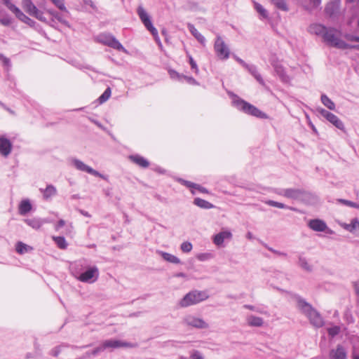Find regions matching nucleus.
I'll list each match as a JSON object with an SVG mask.
<instances>
[{
	"label": "nucleus",
	"instance_id": "obj_37",
	"mask_svg": "<svg viewBox=\"0 0 359 359\" xmlns=\"http://www.w3.org/2000/svg\"><path fill=\"white\" fill-rule=\"evenodd\" d=\"M272 4L279 10L288 11L289 8L285 0H271Z\"/></svg>",
	"mask_w": 359,
	"mask_h": 359
},
{
	"label": "nucleus",
	"instance_id": "obj_27",
	"mask_svg": "<svg viewBox=\"0 0 359 359\" xmlns=\"http://www.w3.org/2000/svg\"><path fill=\"white\" fill-rule=\"evenodd\" d=\"M326 119L338 129L342 131H345L343 122L334 114L332 113Z\"/></svg>",
	"mask_w": 359,
	"mask_h": 359
},
{
	"label": "nucleus",
	"instance_id": "obj_11",
	"mask_svg": "<svg viewBox=\"0 0 359 359\" xmlns=\"http://www.w3.org/2000/svg\"><path fill=\"white\" fill-rule=\"evenodd\" d=\"M309 227L314 231L323 232L327 231L328 233H332L333 231L327 227V224L322 219H311L308 224Z\"/></svg>",
	"mask_w": 359,
	"mask_h": 359
},
{
	"label": "nucleus",
	"instance_id": "obj_17",
	"mask_svg": "<svg viewBox=\"0 0 359 359\" xmlns=\"http://www.w3.org/2000/svg\"><path fill=\"white\" fill-rule=\"evenodd\" d=\"M330 359H346L347 353L345 348L338 345L335 349H332L330 352Z\"/></svg>",
	"mask_w": 359,
	"mask_h": 359
},
{
	"label": "nucleus",
	"instance_id": "obj_7",
	"mask_svg": "<svg viewBox=\"0 0 359 359\" xmlns=\"http://www.w3.org/2000/svg\"><path fill=\"white\" fill-rule=\"evenodd\" d=\"M137 13L140 19L141 20L142 22L144 24L147 29L151 32L154 37L158 38V31L154 27L150 16L144 10V8L142 6H138L137 9Z\"/></svg>",
	"mask_w": 359,
	"mask_h": 359
},
{
	"label": "nucleus",
	"instance_id": "obj_43",
	"mask_svg": "<svg viewBox=\"0 0 359 359\" xmlns=\"http://www.w3.org/2000/svg\"><path fill=\"white\" fill-rule=\"evenodd\" d=\"M60 11L66 14H69V11L65 7L64 0H50Z\"/></svg>",
	"mask_w": 359,
	"mask_h": 359
},
{
	"label": "nucleus",
	"instance_id": "obj_53",
	"mask_svg": "<svg viewBox=\"0 0 359 359\" xmlns=\"http://www.w3.org/2000/svg\"><path fill=\"white\" fill-rule=\"evenodd\" d=\"M179 181L182 184L185 185L187 187H189V188H195V187H196V184H195L194 182H189V181H187V180H182V179H180Z\"/></svg>",
	"mask_w": 359,
	"mask_h": 359
},
{
	"label": "nucleus",
	"instance_id": "obj_57",
	"mask_svg": "<svg viewBox=\"0 0 359 359\" xmlns=\"http://www.w3.org/2000/svg\"><path fill=\"white\" fill-rule=\"evenodd\" d=\"M182 79L186 80L190 84H192V85H197L198 84V82L196 81V79H194L191 76H182Z\"/></svg>",
	"mask_w": 359,
	"mask_h": 359
},
{
	"label": "nucleus",
	"instance_id": "obj_19",
	"mask_svg": "<svg viewBox=\"0 0 359 359\" xmlns=\"http://www.w3.org/2000/svg\"><path fill=\"white\" fill-rule=\"evenodd\" d=\"M13 13L15 14V17L20 20V21L26 23L30 27H33L35 25V21L32 20L30 18L27 16L24 13H22L20 8H17L14 9Z\"/></svg>",
	"mask_w": 359,
	"mask_h": 359
},
{
	"label": "nucleus",
	"instance_id": "obj_26",
	"mask_svg": "<svg viewBox=\"0 0 359 359\" xmlns=\"http://www.w3.org/2000/svg\"><path fill=\"white\" fill-rule=\"evenodd\" d=\"M25 222L33 229H39L44 223L48 222V221L40 218H32L25 219Z\"/></svg>",
	"mask_w": 359,
	"mask_h": 359
},
{
	"label": "nucleus",
	"instance_id": "obj_28",
	"mask_svg": "<svg viewBox=\"0 0 359 359\" xmlns=\"http://www.w3.org/2000/svg\"><path fill=\"white\" fill-rule=\"evenodd\" d=\"M39 190L43 193V198L46 200L57 194L56 188L52 184L47 185L45 189L41 188Z\"/></svg>",
	"mask_w": 359,
	"mask_h": 359
},
{
	"label": "nucleus",
	"instance_id": "obj_35",
	"mask_svg": "<svg viewBox=\"0 0 359 359\" xmlns=\"http://www.w3.org/2000/svg\"><path fill=\"white\" fill-rule=\"evenodd\" d=\"M16 252L20 255H23L32 250V248L21 241L17 243L15 246Z\"/></svg>",
	"mask_w": 359,
	"mask_h": 359
},
{
	"label": "nucleus",
	"instance_id": "obj_13",
	"mask_svg": "<svg viewBox=\"0 0 359 359\" xmlns=\"http://www.w3.org/2000/svg\"><path fill=\"white\" fill-rule=\"evenodd\" d=\"M13 145L11 142L5 136H0V154L7 157L12 151Z\"/></svg>",
	"mask_w": 359,
	"mask_h": 359
},
{
	"label": "nucleus",
	"instance_id": "obj_33",
	"mask_svg": "<svg viewBox=\"0 0 359 359\" xmlns=\"http://www.w3.org/2000/svg\"><path fill=\"white\" fill-rule=\"evenodd\" d=\"M247 321L248 325L252 327H261L264 323V320L262 318L255 316L248 317Z\"/></svg>",
	"mask_w": 359,
	"mask_h": 359
},
{
	"label": "nucleus",
	"instance_id": "obj_49",
	"mask_svg": "<svg viewBox=\"0 0 359 359\" xmlns=\"http://www.w3.org/2000/svg\"><path fill=\"white\" fill-rule=\"evenodd\" d=\"M340 332V328L339 326H333L327 329L328 334L331 337H334L337 335Z\"/></svg>",
	"mask_w": 359,
	"mask_h": 359
},
{
	"label": "nucleus",
	"instance_id": "obj_1",
	"mask_svg": "<svg viewBox=\"0 0 359 359\" xmlns=\"http://www.w3.org/2000/svg\"><path fill=\"white\" fill-rule=\"evenodd\" d=\"M231 97L232 98V104L234 107H236L238 110L257 117L259 118H267L268 116L264 112L259 110L257 107L254 106L253 104L246 102L245 100L241 99L240 97H238L237 95L231 93L230 94Z\"/></svg>",
	"mask_w": 359,
	"mask_h": 359
},
{
	"label": "nucleus",
	"instance_id": "obj_44",
	"mask_svg": "<svg viewBox=\"0 0 359 359\" xmlns=\"http://www.w3.org/2000/svg\"><path fill=\"white\" fill-rule=\"evenodd\" d=\"M255 8L257 11V13H259V15H262L264 18H268V13L266 10L261 4L255 3Z\"/></svg>",
	"mask_w": 359,
	"mask_h": 359
},
{
	"label": "nucleus",
	"instance_id": "obj_56",
	"mask_svg": "<svg viewBox=\"0 0 359 359\" xmlns=\"http://www.w3.org/2000/svg\"><path fill=\"white\" fill-rule=\"evenodd\" d=\"M169 74L171 78L181 80L182 79V76L180 75L178 72L175 70L169 71Z\"/></svg>",
	"mask_w": 359,
	"mask_h": 359
},
{
	"label": "nucleus",
	"instance_id": "obj_3",
	"mask_svg": "<svg viewBox=\"0 0 359 359\" xmlns=\"http://www.w3.org/2000/svg\"><path fill=\"white\" fill-rule=\"evenodd\" d=\"M341 34L340 30L334 27H328L323 38V41L330 46L346 50L347 49L348 43L340 39Z\"/></svg>",
	"mask_w": 359,
	"mask_h": 359
},
{
	"label": "nucleus",
	"instance_id": "obj_25",
	"mask_svg": "<svg viewBox=\"0 0 359 359\" xmlns=\"http://www.w3.org/2000/svg\"><path fill=\"white\" fill-rule=\"evenodd\" d=\"M22 4L24 10L32 16H34L39 11L31 0H22Z\"/></svg>",
	"mask_w": 359,
	"mask_h": 359
},
{
	"label": "nucleus",
	"instance_id": "obj_20",
	"mask_svg": "<svg viewBox=\"0 0 359 359\" xmlns=\"http://www.w3.org/2000/svg\"><path fill=\"white\" fill-rule=\"evenodd\" d=\"M129 158L133 163H135L136 165L141 168H147L149 165V162L145 158L140 155H131L129 156Z\"/></svg>",
	"mask_w": 359,
	"mask_h": 359
},
{
	"label": "nucleus",
	"instance_id": "obj_61",
	"mask_svg": "<svg viewBox=\"0 0 359 359\" xmlns=\"http://www.w3.org/2000/svg\"><path fill=\"white\" fill-rule=\"evenodd\" d=\"M194 189H198L200 192L203 193V194L208 193V191L206 188H205L199 184H196V187H195Z\"/></svg>",
	"mask_w": 359,
	"mask_h": 359
},
{
	"label": "nucleus",
	"instance_id": "obj_50",
	"mask_svg": "<svg viewBox=\"0 0 359 359\" xmlns=\"http://www.w3.org/2000/svg\"><path fill=\"white\" fill-rule=\"evenodd\" d=\"M325 13L329 15L332 16L334 13V5L331 3L327 5L325 7Z\"/></svg>",
	"mask_w": 359,
	"mask_h": 359
},
{
	"label": "nucleus",
	"instance_id": "obj_22",
	"mask_svg": "<svg viewBox=\"0 0 359 359\" xmlns=\"http://www.w3.org/2000/svg\"><path fill=\"white\" fill-rule=\"evenodd\" d=\"M339 225L345 230L353 233L357 229H359V219L358 218H353L351 219L350 224L341 222Z\"/></svg>",
	"mask_w": 359,
	"mask_h": 359
},
{
	"label": "nucleus",
	"instance_id": "obj_38",
	"mask_svg": "<svg viewBox=\"0 0 359 359\" xmlns=\"http://www.w3.org/2000/svg\"><path fill=\"white\" fill-rule=\"evenodd\" d=\"M322 103L330 110L335 109V104L325 94H323L320 97Z\"/></svg>",
	"mask_w": 359,
	"mask_h": 359
},
{
	"label": "nucleus",
	"instance_id": "obj_12",
	"mask_svg": "<svg viewBox=\"0 0 359 359\" xmlns=\"http://www.w3.org/2000/svg\"><path fill=\"white\" fill-rule=\"evenodd\" d=\"M184 323L188 325L195 328L203 329L208 328V324L202 318H196L194 316H187L184 318Z\"/></svg>",
	"mask_w": 359,
	"mask_h": 359
},
{
	"label": "nucleus",
	"instance_id": "obj_32",
	"mask_svg": "<svg viewBox=\"0 0 359 359\" xmlns=\"http://www.w3.org/2000/svg\"><path fill=\"white\" fill-rule=\"evenodd\" d=\"M159 254L161 255V257H163V259L164 260H165L168 262H170L172 264H180L181 262L180 259L177 257H176L172 254H170L168 252L160 251Z\"/></svg>",
	"mask_w": 359,
	"mask_h": 359
},
{
	"label": "nucleus",
	"instance_id": "obj_59",
	"mask_svg": "<svg viewBox=\"0 0 359 359\" xmlns=\"http://www.w3.org/2000/svg\"><path fill=\"white\" fill-rule=\"evenodd\" d=\"M65 225V221L64 219H60L55 224V229L56 231L60 230L62 226Z\"/></svg>",
	"mask_w": 359,
	"mask_h": 359
},
{
	"label": "nucleus",
	"instance_id": "obj_30",
	"mask_svg": "<svg viewBox=\"0 0 359 359\" xmlns=\"http://www.w3.org/2000/svg\"><path fill=\"white\" fill-rule=\"evenodd\" d=\"M194 204L203 209L208 210L214 208L213 204L201 198H195L194 200Z\"/></svg>",
	"mask_w": 359,
	"mask_h": 359
},
{
	"label": "nucleus",
	"instance_id": "obj_15",
	"mask_svg": "<svg viewBox=\"0 0 359 359\" xmlns=\"http://www.w3.org/2000/svg\"><path fill=\"white\" fill-rule=\"evenodd\" d=\"M328 27L322 24L314 23L309 26V32L311 34L319 36L323 39Z\"/></svg>",
	"mask_w": 359,
	"mask_h": 359
},
{
	"label": "nucleus",
	"instance_id": "obj_18",
	"mask_svg": "<svg viewBox=\"0 0 359 359\" xmlns=\"http://www.w3.org/2000/svg\"><path fill=\"white\" fill-rule=\"evenodd\" d=\"M231 237L232 233L229 231H223L214 236L213 243L217 246H221L225 239H231Z\"/></svg>",
	"mask_w": 359,
	"mask_h": 359
},
{
	"label": "nucleus",
	"instance_id": "obj_39",
	"mask_svg": "<svg viewBox=\"0 0 359 359\" xmlns=\"http://www.w3.org/2000/svg\"><path fill=\"white\" fill-rule=\"evenodd\" d=\"M265 203L269 205H270V206L276 207V208H281V209L294 210V208L287 207L284 203H280V202H277V201H272V200H268V201H266L265 202Z\"/></svg>",
	"mask_w": 359,
	"mask_h": 359
},
{
	"label": "nucleus",
	"instance_id": "obj_9",
	"mask_svg": "<svg viewBox=\"0 0 359 359\" xmlns=\"http://www.w3.org/2000/svg\"><path fill=\"white\" fill-rule=\"evenodd\" d=\"M79 280L82 283H93L99 277V270L95 266H88L82 273H79Z\"/></svg>",
	"mask_w": 359,
	"mask_h": 359
},
{
	"label": "nucleus",
	"instance_id": "obj_14",
	"mask_svg": "<svg viewBox=\"0 0 359 359\" xmlns=\"http://www.w3.org/2000/svg\"><path fill=\"white\" fill-rule=\"evenodd\" d=\"M88 266H89L86 264L84 260H79L72 265V273L78 280V274L83 273V271H85Z\"/></svg>",
	"mask_w": 359,
	"mask_h": 359
},
{
	"label": "nucleus",
	"instance_id": "obj_29",
	"mask_svg": "<svg viewBox=\"0 0 359 359\" xmlns=\"http://www.w3.org/2000/svg\"><path fill=\"white\" fill-rule=\"evenodd\" d=\"M47 12L50 15H52L53 18H54L55 20H57L58 22H61L67 27H69L68 21L65 19L64 14L60 13L53 10H48Z\"/></svg>",
	"mask_w": 359,
	"mask_h": 359
},
{
	"label": "nucleus",
	"instance_id": "obj_46",
	"mask_svg": "<svg viewBox=\"0 0 359 359\" xmlns=\"http://www.w3.org/2000/svg\"><path fill=\"white\" fill-rule=\"evenodd\" d=\"M337 201L341 204L359 209V204L354 203L353 201L342 198L337 199Z\"/></svg>",
	"mask_w": 359,
	"mask_h": 359
},
{
	"label": "nucleus",
	"instance_id": "obj_51",
	"mask_svg": "<svg viewBox=\"0 0 359 359\" xmlns=\"http://www.w3.org/2000/svg\"><path fill=\"white\" fill-rule=\"evenodd\" d=\"M33 17L36 18V19L41 22H47L46 18L43 16V12L39 10L35 13V15Z\"/></svg>",
	"mask_w": 359,
	"mask_h": 359
},
{
	"label": "nucleus",
	"instance_id": "obj_36",
	"mask_svg": "<svg viewBox=\"0 0 359 359\" xmlns=\"http://www.w3.org/2000/svg\"><path fill=\"white\" fill-rule=\"evenodd\" d=\"M53 240L56 243L57 246L62 250H65L67 248V243L63 236H53Z\"/></svg>",
	"mask_w": 359,
	"mask_h": 359
},
{
	"label": "nucleus",
	"instance_id": "obj_52",
	"mask_svg": "<svg viewBox=\"0 0 359 359\" xmlns=\"http://www.w3.org/2000/svg\"><path fill=\"white\" fill-rule=\"evenodd\" d=\"M6 6L13 13L15 8L18 7L15 6L11 2V0H2Z\"/></svg>",
	"mask_w": 359,
	"mask_h": 359
},
{
	"label": "nucleus",
	"instance_id": "obj_42",
	"mask_svg": "<svg viewBox=\"0 0 359 359\" xmlns=\"http://www.w3.org/2000/svg\"><path fill=\"white\" fill-rule=\"evenodd\" d=\"M0 61L2 62L6 72H9L11 68V62L10 59L4 54L0 53Z\"/></svg>",
	"mask_w": 359,
	"mask_h": 359
},
{
	"label": "nucleus",
	"instance_id": "obj_8",
	"mask_svg": "<svg viewBox=\"0 0 359 359\" xmlns=\"http://www.w3.org/2000/svg\"><path fill=\"white\" fill-rule=\"evenodd\" d=\"M214 50L220 60H226L229 57L230 50L220 36H217L215 39Z\"/></svg>",
	"mask_w": 359,
	"mask_h": 359
},
{
	"label": "nucleus",
	"instance_id": "obj_40",
	"mask_svg": "<svg viewBox=\"0 0 359 359\" xmlns=\"http://www.w3.org/2000/svg\"><path fill=\"white\" fill-rule=\"evenodd\" d=\"M299 264L304 270L306 271L310 272L312 271V266L308 263L306 258L302 256L299 257Z\"/></svg>",
	"mask_w": 359,
	"mask_h": 359
},
{
	"label": "nucleus",
	"instance_id": "obj_24",
	"mask_svg": "<svg viewBox=\"0 0 359 359\" xmlns=\"http://www.w3.org/2000/svg\"><path fill=\"white\" fill-rule=\"evenodd\" d=\"M187 27L191 34L198 40V41L203 46L205 45V38L196 29L194 25L191 23L187 24Z\"/></svg>",
	"mask_w": 359,
	"mask_h": 359
},
{
	"label": "nucleus",
	"instance_id": "obj_23",
	"mask_svg": "<svg viewBox=\"0 0 359 359\" xmlns=\"http://www.w3.org/2000/svg\"><path fill=\"white\" fill-rule=\"evenodd\" d=\"M245 68L254 76L257 82H259L262 86L265 85V82L260 74L258 72L257 68L255 65L248 64Z\"/></svg>",
	"mask_w": 359,
	"mask_h": 359
},
{
	"label": "nucleus",
	"instance_id": "obj_64",
	"mask_svg": "<svg viewBox=\"0 0 359 359\" xmlns=\"http://www.w3.org/2000/svg\"><path fill=\"white\" fill-rule=\"evenodd\" d=\"M80 212L85 217H90L91 215L87 212V211H85V210H80Z\"/></svg>",
	"mask_w": 359,
	"mask_h": 359
},
{
	"label": "nucleus",
	"instance_id": "obj_31",
	"mask_svg": "<svg viewBox=\"0 0 359 359\" xmlns=\"http://www.w3.org/2000/svg\"><path fill=\"white\" fill-rule=\"evenodd\" d=\"M32 210V205L29 200H23L19 205V212L22 215H25Z\"/></svg>",
	"mask_w": 359,
	"mask_h": 359
},
{
	"label": "nucleus",
	"instance_id": "obj_21",
	"mask_svg": "<svg viewBox=\"0 0 359 359\" xmlns=\"http://www.w3.org/2000/svg\"><path fill=\"white\" fill-rule=\"evenodd\" d=\"M273 66L276 74L279 76L280 79L283 83H288L290 79L289 76L286 74L283 67L278 64H274Z\"/></svg>",
	"mask_w": 359,
	"mask_h": 359
},
{
	"label": "nucleus",
	"instance_id": "obj_62",
	"mask_svg": "<svg viewBox=\"0 0 359 359\" xmlns=\"http://www.w3.org/2000/svg\"><path fill=\"white\" fill-rule=\"evenodd\" d=\"M347 49H355L359 50V44L357 45H351L348 43Z\"/></svg>",
	"mask_w": 359,
	"mask_h": 359
},
{
	"label": "nucleus",
	"instance_id": "obj_6",
	"mask_svg": "<svg viewBox=\"0 0 359 359\" xmlns=\"http://www.w3.org/2000/svg\"><path fill=\"white\" fill-rule=\"evenodd\" d=\"M98 41L110 48H112L115 50L123 51V53H127L126 49L123 46V45L111 34H102L99 35Z\"/></svg>",
	"mask_w": 359,
	"mask_h": 359
},
{
	"label": "nucleus",
	"instance_id": "obj_2",
	"mask_svg": "<svg viewBox=\"0 0 359 359\" xmlns=\"http://www.w3.org/2000/svg\"><path fill=\"white\" fill-rule=\"evenodd\" d=\"M297 306L309 319L311 323L316 327H320L323 325V319L320 313L315 310L311 304L307 303L301 297H297Z\"/></svg>",
	"mask_w": 359,
	"mask_h": 359
},
{
	"label": "nucleus",
	"instance_id": "obj_41",
	"mask_svg": "<svg viewBox=\"0 0 359 359\" xmlns=\"http://www.w3.org/2000/svg\"><path fill=\"white\" fill-rule=\"evenodd\" d=\"M111 94V90L109 87L107 88L104 93L99 97L98 101L100 104L105 102L109 100Z\"/></svg>",
	"mask_w": 359,
	"mask_h": 359
},
{
	"label": "nucleus",
	"instance_id": "obj_45",
	"mask_svg": "<svg viewBox=\"0 0 359 359\" xmlns=\"http://www.w3.org/2000/svg\"><path fill=\"white\" fill-rule=\"evenodd\" d=\"M69 346L67 344H62L61 345H59L57 346H55L50 351V354L54 357H57L60 352L62 351V349L65 347H68Z\"/></svg>",
	"mask_w": 359,
	"mask_h": 359
},
{
	"label": "nucleus",
	"instance_id": "obj_47",
	"mask_svg": "<svg viewBox=\"0 0 359 359\" xmlns=\"http://www.w3.org/2000/svg\"><path fill=\"white\" fill-rule=\"evenodd\" d=\"M187 55L189 58V62L191 69L195 72L196 74H198V68L196 61L194 60L192 56L189 53H187Z\"/></svg>",
	"mask_w": 359,
	"mask_h": 359
},
{
	"label": "nucleus",
	"instance_id": "obj_58",
	"mask_svg": "<svg viewBox=\"0 0 359 359\" xmlns=\"http://www.w3.org/2000/svg\"><path fill=\"white\" fill-rule=\"evenodd\" d=\"M344 37L348 41H355L356 42L357 36H355V35H353L351 34H345L344 35Z\"/></svg>",
	"mask_w": 359,
	"mask_h": 359
},
{
	"label": "nucleus",
	"instance_id": "obj_16",
	"mask_svg": "<svg viewBox=\"0 0 359 359\" xmlns=\"http://www.w3.org/2000/svg\"><path fill=\"white\" fill-rule=\"evenodd\" d=\"M303 193L304 191L302 190L298 189H282L278 194L288 198L297 199Z\"/></svg>",
	"mask_w": 359,
	"mask_h": 359
},
{
	"label": "nucleus",
	"instance_id": "obj_10",
	"mask_svg": "<svg viewBox=\"0 0 359 359\" xmlns=\"http://www.w3.org/2000/svg\"><path fill=\"white\" fill-rule=\"evenodd\" d=\"M72 163L74 165V167L79 170L86 172L93 175L95 177H99L105 180H107V177L106 176L103 175L102 174L100 173L98 171H97V170L93 169L92 168H90V166L87 165L81 160L74 158V159H72Z\"/></svg>",
	"mask_w": 359,
	"mask_h": 359
},
{
	"label": "nucleus",
	"instance_id": "obj_48",
	"mask_svg": "<svg viewBox=\"0 0 359 359\" xmlns=\"http://www.w3.org/2000/svg\"><path fill=\"white\" fill-rule=\"evenodd\" d=\"M180 248L184 252H189L192 250V244L190 242H183Z\"/></svg>",
	"mask_w": 359,
	"mask_h": 359
},
{
	"label": "nucleus",
	"instance_id": "obj_4",
	"mask_svg": "<svg viewBox=\"0 0 359 359\" xmlns=\"http://www.w3.org/2000/svg\"><path fill=\"white\" fill-rule=\"evenodd\" d=\"M208 297L209 295L205 291L192 290L184 295L180 301L179 305L183 308L188 307L205 301Z\"/></svg>",
	"mask_w": 359,
	"mask_h": 359
},
{
	"label": "nucleus",
	"instance_id": "obj_60",
	"mask_svg": "<svg viewBox=\"0 0 359 359\" xmlns=\"http://www.w3.org/2000/svg\"><path fill=\"white\" fill-rule=\"evenodd\" d=\"M233 57L235 58V60L239 63L241 64L244 68L247 66L248 63H246L243 60H242L241 58L238 57V56L236 55H234Z\"/></svg>",
	"mask_w": 359,
	"mask_h": 359
},
{
	"label": "nucleus",
	"instance_id": "obj_54",
	"mask_svg": "<svg viewBox=\"0 0 359 359\" xmlns=\"http://www.w3.org/2000/svg\"><path fill=\"white\" fill-rule=\"evenodd\" d=\"M317 111L319 112V114L323 116L324 118H327V117H329V116L332 114L331 112L328 111L327 110L325 109H323V108H319V109H317Z\"/></svg>",
	"mask_w": 359,
	"mask_h": 359
},
{
	"label": "nucleus",
	"instance_id": "obj_5",
	"mask_svg": "<svg viewBox=\"0 0 359 359\" xmlns=\"http://www.w3.org/2000/svg\"><path fill=\"white\" fill-rule=\"evenodd\" d=\"M137 344H133L131 343L123 341L121 340H116V339H108L105 340L102 342L101 345L94 348L91 353L94 355H97L100 352L104 351L105 349L107 348H118L121 347H129V348H133L136 347Z\"/></svg>",
	"mask_w": 359,
	"mask_h": 359
},
{
	"label": "nucleus",
	"instance_id": "obj_34",
	"mask_svg": "<svg viewBox=\"0 0 359 359\" xmlns=\"http://www.w3.org/2000/svg\"><path fill=\"white\" fill-rule=\"evenodd\" d=\"M321 4V0H309V3H304L303 7L305 10L311 12L316 8H318Z\"/></svg>",
	"mask_w": 359,
	"mask_h": 359
},
{
	"label": "nucleus",
	"instance_id": "obj_63",
	"mask_svg": "<svg viewBox=\"0 0 359 359\" xmlns=\"http://www.w3.org/2000/svg\"><path fill=\"white\" fill-rule=\"evenodd\" d=\"M47 23L50 25L51 27L55 28V20L54 18H52L50 21H47Z\"/></svg>",
	"mask_w": 359,
	"mask_h": 359
},
{
	"label": "nucleus",
	"instance_id": "obj_55",
	"mask_svg": "<svg viewBox=\"0 0 359 359\" xmlns=\"http://www.w3.org/2000/svg\"><path fill=\"white\" fill-rule=\"evenodd\" d=\"M265 247L269 250H270L271 252H272L273 253L277 255H279V256H284V257H286L287 256V254L285 252H280V251H278L276 250H274L273 248L268 246L267 245H265Z\"/></svg>",
	"mask_w": 359,
	"mask_h": 359
}]
</instances>
